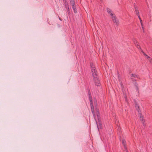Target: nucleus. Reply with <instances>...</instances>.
Listing matches in <instances>:
<instances>
[{
	"mask_svg": "<svg viewBox=\"0 0 152 152\" xmlns=\"http://www.w3.org/2000/svg\"><path fill=\"white\" fill-rule=\"evenodd\" d=\"M139 113L140 114V120L141 121H142V119H143L142 116V114L141 113Z\"/></svg>",
	"mask_w": 152,
	"mask_h": 152,
	"instance_id": "nucleus-20",
	"label": "nucleus"
},
{
	"mask_svg": "<svg viewBox=\"0 0 152 152\" xmlns=\"http://www.w3.org/2000/svg\"><path fill=\"white\" fill-rule=\"evenodd\" d=\"M141 52L143 54V52H144L143 50L141 49Z\"/></svg>",
	"mask_w": 152,
	"mask_h": 152,
	"instance_id": "nucleus-28",
	"label": "nucleus"
},
{
	"mask_svg": "<svg viewBox=\"0 0 152 152\" xmlns=\"http://www.w3.org/2000/svg\"><path fill=\"white\" fill-rule=\"evenodd\" d=\"M134 7L135 10V8H138L137 7V6L135 5L134 6Z\"/></svg>",
	"mask_w": 152,
	"mask_h": 152,
	"instance_id": "nucleus-26",
	"label": "nucleus"
},
{
	"mask_svg": "<svg viewBox=\"0 0 152 152\" xmlns=\"http://www.w3.org/2000/svg\"><path fill=\"white\" fill-rule=\"evenodd\" d=\"M140 20V22L141 25V26H142V29H143V27L142 26L143 25H142V20L141 19Z\"/></svg>",
	"mask_w": 152,
	"mask_h": 152,
	"instance_id": "nucleus-23",
	"label": "nucleus"
},
{
	"mask_svg": "<svg viewBox=\"0 0 152 152\" xmlns=\"http://www.w3.org/2000/svg\"><path fill=\"white\" fill-rule=\"evenodd\" d=\"M133 42L135 45L137 46V48L138 49H141V47L139 45V43L135 39H134L133 40Z\"/></svg>",
	"mask_w": 152,
	"mask_h": 152,
	"instance_id": "nucleus-6",
	"label": "nucleus"
},
{
	"mask_svg": "<svg viewBox=\"0 0 152 152\" xmlns=\"http://www.w3.org/2000/svg\"><path fill=\"white\" fill-rule=\"evenodd\" d=\"M72 4V9L73 10L74 12L75 13H76L77 12V10L76 9V7H75V4Z\"/></svg>",
	"mask_w": 152,
	"mask_h": 152,
	"instance_id": "nucleus-7",
	"label": "nucleus"
},
{
	"mask_svg": "<svg viewBox=\"0 0 152 152\" xmlns=\"http://www.w3.org/2000/svg\"><path fill=\"white\" fill-rule=\"evenodd\" d=\"M125 98L126 99V96H125Z\"/></svg>",
	"mask_w": 152,
	"mask_h": 152,
	"instance_id": "nucleus-30",
	"label": "nucleus"
},
{
	"mask_svg": "<svg viewBox=\"0 0 152 152\" xmlns=\"http://www.w3.org/2000/svg\"><path fill=\"white\" fill-rule=\"evenodd\" d=\"M109 13L111 17L113 16L114 14L112 13V11H111L110 12H109Z\"/></svg>",
	"mask_w": 152,
	"mask_h": 152,
	"instance_id": "nucleus-21",
	"label": "nucleus"
},
{
	"mask_svg": "<svg viewBox=\"0 0 152 152\" xmlns=\"http://www.w3.org/2000/svg\"><path fill=\"white\" fill-rule=\"evenodd\" d=\"M91 71L92 73V76L93 77L97 76V72L96 70L95 67L92 64H91Z\"/></svg>",
	"mask_w": 152,
	"mask_h": 152,
	"instance_id": "nucleus-3",
	"label": "nucleus"
},
{
	"mask_svg": "<svg viewBox=\"0 0 152 152\" xmlns=\"http://www.w3.org/2000/svg\"><path fill=\"white\" fill-rule=\"evenodd\" d=\"M114 22L116 25L118 26L119 24V21L118 20H117L116 21H115Z\"/></svg>",
	"mask_w": 152,
	"mask_h": 152,
	"instance_id": "nucleus-12",
	"label": "nucleus"
},
{
	"mask_svg": "<svg viewBox=\"0 0 152 152\" xmlns=\"http://www.w3.org/2000/svg\"><path fill=\"white\" fill-rule=\"evenodd\" d=\"M96 103H95V104H96V106H97V102H96Z\"/></svg>",
	"mask_w": 152,
	"mask_h": 152,
	"instance_id": "nucleus-27",
	"label": "nucleus"
},
{
	"mask_svg": "<svg viewBox=\"0 0 152 152\" xmlns=\"http://www.w3.org/2000/svg\"><path fill=\"white\" fill-rule=\"evenodd\" d=\"M142 121V123L143 126H145V120L143 119H142V121Z\"/></svg>",
	"mask_w": 152,
	"mask_h": 152,
	"instance_id": "nucleus-18",
	"label": "nucleus"
},
{
	"mask_svg": "<svg viewBox=\"0 0 152 152\" xmlns=\"http://www.w3.org/2000/svg\"><path fill=\"white\" fill-rule=\"evenodd\" d=\"M96 114L97 116V117L98 118L99 117V109L97 108H96Z\"/></svg>",
	"mask_w": 152,
	"mask_h": 152,
	"instance_id": "nucleus-9",
	"label": "nucleus"
},
{
	"mask_svg": "<svg viewBox=\"0 0 152 152\" xmlns=\"http://www.w3.org/2000/svg\"><path fill=\"white\" fill-rule=\"evenodd\" d=\"M67 12L68 14V15H70V11L69 10V8H68L67 9Z\"/></svg>",
	"mask_w": 152,
	"mask_h": 152,
	"instance_id": "nucleus-14",
	"label": "nucleus"
},
{
	"mask_svg": "<svg viewBox=\"0 0 152 152\" xmlns=\"http://www.w3.org/2000/svg\"><path fill=\"white\" fill-rule=\"evenodd\" d=\"M138 16V17L139 19L140 20H141V18H140V16L139 15H137Z\"/></svg>",
	"mask_w": 152,
	"mask_h": 152,
	"instance_id": "nucleus-25",
	"label": "nucleus"
},
{
	"mask_svg": "<svg viewBox=\"0 0 152 152\" xmlns=\"http://www.w3.org/2000/svg\"><path fill=\"white\" fill-rule=\"evenodd\" d=\"M65 7L66 9L69 8V5L68 3H66V4H65Z\"/></svg>",
	"mask_w": 152,
	"mask_h": 152,
	"instance_id": "nucleus-15",
	"label": "nucleus"
},
{
	"mask_svg": "<svg viewBox=\"0 0 152 152\" xmlns=\"http://www.w3.org/2000/svg\"><path fill=\"white\" fill-rule=\"evenodd\" d=\"M59 19L60 20H61V19L59 17Z\"/></svg>",
	"mask_w": 152,
	"mask_h": 152,
	"instance_id": "nucleus-29",
	"label": "nucleus"
},
{
	"mask_svg": "<svg viewBox=\"0 0 152 152\" xmlns=\"http://www.w3.org/2000/svg\"><path fill=\"white\" fill-rule=\"evenodd\" d=\"M143 54L145 56L146 58L148 59L150 57L149 56H148L144 52H143Z\"/></svg>",
	"mask_w": 152,
	"mask_h": 152,
	"instance_id": "nucleus-13",
	"label": "nucleus"
},
{
	"mask_svg": "<svg viewBox=\"0 0 152 152\" xmlns=\"http://www.w3.org/2000/svg\"><path fill=\"white\" fill-rule=\"evenodd\" d=\"M88 94L89 95V99L90 101V104L91 107V111L94 117V118H96V115L94 113V107L93 106V104L92 101L91 96V93L90 91H89V92H88Z\"/></svg>",
	"mask_w": 152,
	"mask_h": 152,
	"instance_id": "nucleus-2",
	"label": "nucleus"
},
{
	"mask_svg": "<svg viewBox=\"0 0 152 152\" xmlns=\"http://www.w3.org/2000/svg\"><path fill=\"white\" fill-rule=\"evenodd\" d=\"M148 60L149 62L150 63H151V64H152V59L150 57L149 58H148Z\"/></svg>",
	"mask_w": 152,
	"mask_h": 152,
	"instance_id": "nucleus-16",
	"label": "nucleus"
},
{
	"mask_svg": "<svg viewBox=\"0 0 152 152\" xmlns=\"http://www.w3.org/2000/svg\"><path fill=\"white\" fill-rule=\"evenodd\" d=\"M134 85L136 86V90H137V91H138V86H137V83H135L134 84Z\"/></svg>",
	"mask_w": 152,
	"mask_h": 152,
	"instance_id": "nucleus-19",
	"label": "nucleus"
},
{
	"mask_svg": "<svg viewBox=\"0 0 152 152\" xmlns=\"http://www.w3.org/2000/svg\"><path fill=\"white\" fill-rule=\"evenodd\" d=\"M63 1L64 3V4H66V3H68L67 2H66V0H63Z\"/></svg>",
	"mask_w": 152,
	"mask_h": 152,
	"instance_id": "nucleus-24",
	"label": "nucleus"
},
{
	"mask_svg": "<svg viewBox=\"0 0 152 152\" xmlns=\"http://www.w3.org/2000/svg\"><path fill=\"white\" fill-rule=\"evenodd\" d=\"M107 11L108 13H109V12H110L111 11V10H110L109 8H107Z\"/></svg>",
	"mask_w": 152,
	"mask_h": 152,
	"instance_id": "nucleus-22",
	"label": "nucleus"
},
{
	"mask_svg": "<svg viewBox=\"0 0 152 152\" xmlns=\"http://www.w3.org/2000/svg\"><path fill=\"white\" fill-rule=\"evenodd\" d=\"M131 79H134V78H136L137 79H139V77L138 75H136L135 74H132L130 75Z\"/></svg>",
	"mask_w": 152,
	"mask_h": 152,
	"instance_id": "nucleus-5",
	"label": "nucleus"
},
{
	"mask_svg": "<svg viewBox=\"0 0 152 152\" xmlns=\"http://www.w3.org/2000/svg\"><path fill=\"white\" fill-rule=\"evenodd\" d=\"M94 81L95 83V85L97 86H99L100 85V81L99 80L97 77V76L93 77Z\"/></svg>",
	"mask_w": 152,
	"mask_h": 152,
	"instance_id": "nucleus-4",
	"label": "nucleus"
},
{
	"mask_svg": "<svg viewBox=\"0 0 152 152\" xmlns=\"http://www.w3.org/2000/svg\"><path fill=\"white\" fill-rule=\"evenodd\" d=\"M135 11L136 12V15H139V12L138 8H135Z\"/></svg>",
	"mask_w": 152,
	"mask_h": 152,
	"instance_id": "nucleus-11",
	"label": "nucleus"
},
{
	"mask_svg": "<svg viewBox=\"0 0 152 152\" xmlns=\"http://www.w3.org/2000/svg\"><path fill=\"white\" fill-rule=\"evenodd\" d=\"M138 108H139V107L138 106Z\"/></svg>",
	"mask_w": 152,
	"mask_h": 152,
	"instance_id": "nucleus-31",
	"label": "nucleus"
},
{
	"mask_svg": "<svg viewBox=\"0 0 152 152\" xmlns=\"http://www.w3.org/2000/svg\"><path fill=\"white\" fill-rule=\"evenodd\" d=\"M69 1L71 4H75L74 0H69Z\"/></svg>",
	"mask_w": 152,
	"mask_h": 152,
	"instance_id": "nucleus-17",
	"label": "nucleus"
},
{
	"mask_svg": "<svg viewBox=\"0 0 152 152\" xmlns=\"http://www.w3.org/2000/svg\"><path fill=\"white\" fill-rule=\"evenodd\" d=\"M122 143L123 145L124 146V149H125L126 151L127 152V150L126 147V142L125 140H122Z\"/></svg>",
	"mask_w": 152,
	"mask_h": 152,
	"instance_id": "nucleus-8",
	"label": "nucleus"
},
{
	"mask_svg": "<svg viewBox=\"0 0 152 152\" xmlns=\"http://www.w3.org/2000/svg\"><path fill=\"white\" fill-rule=\"evenodd\" d=\"M112 19L113 21L114 22L115 21H116L117 20L116 19V17L114 15L112 17Z\"/></svg>",
	"mask_w": 152,
	"mask_h": 152,
	"instance_id": "nucleus-10",
	"label": "nucleus"
},
{
	"mask_svg": "<svg viewBox=\"0 0 152 152\" xmlns=\"http://www.w3.org/2000/svg\"><path fill=\"white\" fill-rule=\"evenodd\" d=\"M88 94L89 95V99L90 101V104L91 107V111L94 117V118H96V115L94 113V107L93 106V104L92 101L91 96V93L90 91H89V92H88Z\"/></svg>",
	"mask_w": 152,
	"mask_h": 152,
	"instance_id": "nucleus-1",
	"label": "nucleus"
}]
</instances>
